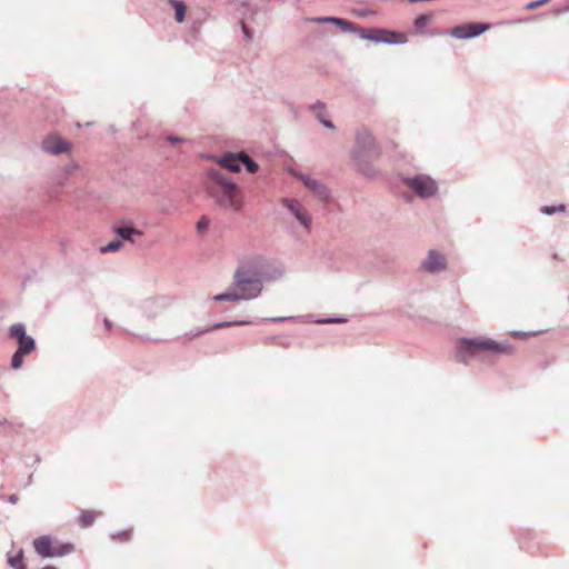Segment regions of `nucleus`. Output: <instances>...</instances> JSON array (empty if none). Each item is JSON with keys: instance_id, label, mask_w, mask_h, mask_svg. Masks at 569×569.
Wrapping results in <instances>:
<instances>
[{"instance_id": "obj_9", "label": "nucleus", "mask_w": 569, "mask_h": 569, "mask_svg": "<svg viewBox=\"0 0 569 569\" xmlns=\"http://www.w3.org/2000/svg\"><path fill=\"white\" fill-rule=\"evenodd\" d=\"M490 29L488 23L470 22L457 26L449 31V34L457 39H469L477 37Z\"/></svg>"}, {"instance_id": "obj_28", "label": "nucleus", "mask_w": 569, "mask_h": 569, "mask_svg": "<svg viewBox=\"0 0 569 569\" xmlns=\"http://www.w3.org/2000/svg\"><path fill=\"white\" fill-rule=\"evenodd\" d=\"M550 0H537V1H531L529 3L526 4V10H535V9H538L545 4H547Z\"/></svg>"}, {"instance_id": "obj_7", "label": "nucleus", "mask_w": 569, "mask_h": 569, "mask_svg": "<svg viewBox=\"0 0 569 569\" xmlns=\"http://www.w3.org/2000/svg\"><path fill=\"white\" fill-rule=\"evenodd\" d=\"M9 335L18 342V349L27 355L31 353L36 348L34 340L26 333V327L22 323H14L9 328Z\"/></svg>"}, {"instance_id": "obj_35", "label": "nucleus", "mask_w": 569, "mask_h": 569, "mask_svg": "<svg viewBox=\"0 0 569 569\" xmlns=\"http://www.w3.org/2000/svg\"><path fill=\"white\" fill-rule=\"evenodd\" d=\"M16 500H17V498H16L14 496H12V497L10 498V501H12V502H14Z\"/></svg>"}, {"instance_id": "obj_5", "label": "nucleus", "mask_w": 569, "mask_h": 569, "mask_svg": "<svg viewBox=\"0 0 569 569\" xmlns=\"http://www.w3.org/2000/svg\"><path fill=\"white\" fill-rule=\"evenodd\" d=\"M405 182L421 198H428L437 191L436 181L428 176L420 174L413 178H407Z\"/></svg>"}, {"instance_id": "obj_34", "label": "nucleus", "mask_w": 569, "mask_h": 569, "mask_svg": "<svg viewBox=\"0 0 569 569\" xmlns=\"http://www.w3.org/2000/svg\"><path fill=\"white\" fill-rule=\"evenodd\" d=\"M42 569H57V568H56V567H53V566H46V567H43Z\"/></svg>"}, {"instance_id": "obj_4", "label": "nucleus", "mask_w": 569, "mask_h": 569, "mask_svg": "<svg viewBox=\"0 0 569 569\" xmlns=\"http://www.w3.org/2000/svg\"><path fill=\"white\" fill-rule=\"evenodd\" d=\"M218 163L221 168H226L233 172H239L242 166H244L251 173L258 170V164L243 152L226 154L218 161Z\"/></svg>"}, {"instance_id": "obj_8", "label": "nucleus", "mask_w": 569, "mask_h": 569, "mask_svg": "<svg viewBox=\"0 0 569 569\" xmlns=\"http://www.w3.org/2000/svg\"><path fill=\"white\" fill-rule=\"evenodd\" d=\"M490 29L488 23L470 22L457 26L449 31V34L457 39H469L477 37Z\"/></svg>"}, {"instance_id": "obj_3", "label": "nucleus", "mask_w": 569, "mask_h": 569, "mask_svg": "<svg viewBox=\"0 0 569 569\" xmlns=\"http://www.w3.org/2000/svg\"><path fill=\"white\" fill-rule=\"evenodd\" d=\"M233 287L240 295H253L257 298L262 291L261 278L247 267L238 269L233 277Z\"/></svg>"}, {"instance_id": "obj_14", "label": "nucleus", "mask_w": 569, "mask_h": 569, "mask_svg": "<svg viewBox=\"0 0 569 569\" xmlns=\"http://www.w3.org/2000/svg\"><path fill=\"white\" fill-rule=\"evenodd\" d=\"M287 206L301 224H303L305 227H309L310 219L298 201H287Z\"/></svg>"}, {"instance_id": "obj_31", "label": "nucleus", "mask_w": 569, "mask_h": 569, "mask_svg": "<svg viewBox=\"0 0 569 569\" xmlns=\"http://www.w3.org/2000/svg\"><path fill=\"white\" fill-rule=\"evenodd\" d=\"M242 30H243L246 37L250 38V34H249V31H248V28L246 27V24H242Z\"/></svg>"}, {"instance_id": "obj_25", "label": "nucleus", "mask_w": 569, "mask_h": 569, "mask_svg": "<svg viewBox=\"0 0 569 569\" xmlns=\"http://www.w3.org/2000/svg\"><path fill=\"white\" fill-rule=\"evenodd\" d=\"M121 246H122L121 241L113 240V241L109 242L108 244L101 247L100 252L101 253L114 252V251H118Z\"/></svg>"}, {"instance_id": "obj_19", "label": "nucleus", "mask_w": 569, "mask_h": 569, "mask_svg": "<svg viewBox=\"0 0 569 569\" xmlns=\"http://www.w3.org/2000/svg\"><path fill=\"white\" fill-rule=\"evenodd\" d=\"M169 3L174 9L176 21L178 23L183 22L184 21V16H186V9H187L186 4L182 1H179V0H169Z\"/></svg>"}, {"instance_id": "obj_17", "label": "nucleus", "mask_w": 569, "mask_h": 569, "mask_svg": "<svg viewBox=\"0 0 569 569\" xmlns=\"http://www.w3.org/2000/svg\"><path fill=\"white\" fill-rule=\"evenodd\" d=\"M312 110L316 113V117L320 120V122L328 129H335V126L331 121L325 119L326 114V106L322 102H317L313 104Z\"/></svg>"}, {"instance_id": "obj_11", "label": "nucleus", "mask_w": 569, "mask_h": 569, "mask_svg": "<svg viewBox=\"0 0 569 569\" xmlns=\"http://www.w3.org/2000/svg\"><path fill=\"white\" fill-rule=\"evenodd\" d=\"M71 147L70 142L56 134L48 136L42 142L43 150L51 154L68 152Z\"/></svg>"}, {"instance_id": "obj_30", "label": "nucleus", "mask_w": 569, "mask_h": 569, "mask_svg": "<svg viewBox=\"0 0 569 569\" xmlns=\"http://www.w3.org/2000/svg\"><path fill=\"white\" fill-rule=\"evenodd\" d=\"M104 327H106V330L107 332H110L111 328H112V323L109 319H104Z\"/></svg>"}, {"instance_id": "obj_2", "label": "nucleus", "mask_w": 569, "mask_h": 569, "mask_svg": "<svg viewBox=\"0 0 569 569\" xmlns=\"http://www.w3.org/2000/svg\"><path fill=\"white\" fill-rule=\"evenodd\" d=\"M458 348L461 352L471 357H478L482 352L493 355H511L513 349L510 345L498 342L490 338L460 339Z\"/></svg>"}, {"instance_id": "obj_26", "label": "nucleus", "mask_w": 569, "mask_h": 569, "mask_svg": "<svg viewBox=\"0 0 569 569\" xmlns=\"http://www.w3.org/2000/svg\"><path fill=\"white\" fill-rule=\"evenodd\" d=\"M27 353L17 350L12 356L11 366L13 369H19L23 363V356Z\"/></svg>"}, {"instance_id": "obj_29", "label": "nucleus", "mask_w": 569, "mask_h": 569, "mask_svg": "<svg viewBox=\"0 0 569 569\" xmlns=\"http://www.w3.org/2000/svg\"><path fill=\"white\" fill-rule=\"evenodd\" d=\"M209 226V219L206 218V217H202L198 223H197V227L199 230H203V229H207Z\"/></svg>"}, {"instance_id": "obj_22", "label": "nucleus", "mask_w": 569, "mask_h": 569, "mask_svg": "<svg viewBox=\"0 0 569 569\" xmlns=\"http://www.w3.org/2000/svg\"><path fill=\"white\" fill-rule=\"evenodd\" d=\"M8 562L13 569H26L23 563V551L20 550L16 556L9 557Z\"/></svg>"}, {"instance_id": "obj_10", "label": "nucleus", "mask_w": 569, "mask_h": 569, "mask_svg": "<svg viewBox=\"0 0 569 569\" xmlns=\"http://www.w3.org/2000/svg\"><path fill=\"white\" fill-rule=\"evenodd\" d=\"M363 39L383 43H405L407 36L401 32H395L385 29H375L369 34H363Z\"/></svg>"}, {"instance_id": "obj_16", "label": "nucleus", "mask_w": 569, "mask_h": 569, "mask_svg": "<svg viewBox=\"0 0 569 569\" xmlns=\"http://www.w3.org/2000/svg\"><path fill=\"white\" fill-rule=\"evenodd\" d=\"M248 323H249L248 321H224V322H219V323H216L213 326H210V327H207V328H204L202 330L197 331L196 333L192 335V337L190 339H192L193 337H199L202 333H206V332H209V331H212V330H216V329L227 328V327H231V326H243V325H248Z\"/></svg>"}, {"instance_id": "obj_23", "label": "nucleus", "mask_w": 569, "mask_h": 569, "mask_svg": "<svg viewBox=\"0 0 569 569\" xmlns=\"http://www.w3.org/2000/svg\"><path fill=\"white\" fill-rule=\"evenodd\" d=\"M132 529L121 530L112 535V540L118 542H127L131 539Z\"/></svg>"}, {"instance_id": "obj_12", "label": "nucleus", "mask_w": 569, "mask_h": 569, "mask_svg": "<svg viewBox=\"0 0 569 569\" xmlns=\"http://www.w3.org/2000/svg\"><path fill=\"white\" fill-rule=\"evenodd\" d=\"M426 270L430 272L439 271L446 268V259L435 250H430L428 259L423 262Z\"/></svg>"}, {"instance_id": "obj_24", "label": "nucleus", "mask_w": 569, "mask_h": 569, "mask_svg": "<svg viewBox=\"0 0 569 569\" xmlns=\"http://www.w3.org/2000/svg\"><path fill=\"white\" fill-rule=\"evenodd\" d=\"M432 19V14H420L415 20V27L417 30H421L423 27H426Z\"/></svg>"}, {"instance_id": "obj_33", "label": "nucleus", "mask_w": 569, "mask_h": 569, "mask_svg": "<svg viewBox=\"0 0 569 569\" xmlns=\"http://www.w3.org/2000/svg\"><path fill=\"white\" fill-rule=\"evenodd\" d=\"M169 141H171V142H178V141H180V139L169 137Z\"/></svg>"}, {"instance_id": "obj_13", "label": "nucleus", "mask_w": 569, "mask_h": 569, "mask_svg": "<svg viewBox=\"0 0 569 569\" xmlns=\"http://www.w3.org/2000/svg\"><path fill=\"white\" fill-rule=\"evenodd\" d=\"M253 295H240L232 286L229 290L223 293H219L212 297L213 301H241V300H251Z\"/></svg>"}, {"instance_id": "obj_20", "label": "nucleus", "mask_w": 569, "mask_h": 569, "mask_svg": "<svg viewBox=\"0 0 569 569\" xmlns=\"http://www.w3.org/2000/svg\"><path fill=\"white\" fill-rule=\"evenodd\" d=\"M317 22H327V23H335L342 28L343 30H351L352 23L341 19V18H335V17H327V18H319L316 20Z\"/></svg>"}, {"instance_id": "obj_6", "label": "nucleus", "mask_w": 569, "mask_h": 569, "mask_svg": "<svg viewBox=\"0 0 569 569\" xmlns=\"http://www.w3.org/2000/svg\"><path fill=\"white\" fill-rule=\"evenodd\" d=\"M33 547L37 553L44 558H52L56 556H62L69 552L71 547L69 545L54 547L49 536H41L33 541Z\"/></svg>"}, {"instance_id": "obj_21", "label": "nucleus", "mask_w": 569, "mask_h": 569, "mask_svg": "<svg viewBox=\"0 0 569 569\" xmlns=\"http://www.w3.org/2000/svg\"><path fill=\"white\" fill-rule=\"evenodd\" d=\"M116 232L124 240H129V241H133L132 240V236H141L142 233L134 229V228H131V227H120V228H117L116 229Z\"/></svg>"}, {"instance_id": "obj_1", "label": "nucleus", "mask_w": 569, "mask_h": 569, "mask_svg": "<svg viewBox=\"0 0 569 569\" xmlns=\"http://www.w3.org/2000/svg\"><path fill=\"white\" fill-rule=\"evenodd\" d=\"M207 189L220 207L232 211L242 209L243 199L240 189L221 169H211L208 172Z\"/></svg>"}, {"instance_id": "obj_18", "label": "nucleus", "mask_w": 569, "mask_h": 569, "mask_svg": "<svg viewBox=\"0 0 569 569\" xmlns=\"http://www.w3.org/2000/svg\"><path fill=\"white\" fill-rule=\"evenodd\" d=\"M305 184L309 189L315 191L319 196L320 199H322V200L328 199L329 194H328L327 189L323 186H321L319 182H317L316 180H312L311 178H306Z\"/></svg>"}, {"instance_id": "obj_15", "label": "nucleus", "mask_w": 569, "mask_h": 569, "mask_svg": "<svg viewBox=\"0 0 569 569\" xmlns=\"http://www.w3.org/2000/svg\"><path fill=\"white\" fill-rule=\"evenodd\" d=\"M99 516L100 512L96 510H81L79 513L78 522L82 528H88L94 523Z\"/></svg>"}, {"instance_id": "obj_27", "label": "nucleus", "mask_w": 569, "mask_h": 569, "mask_svg": "<svg viewBox=\"0 0 569 569\" xmlns=\"http://www.w3.org/2000/svg\"><path fill=\"white\" fill-rule=\"evenodd\" d=\"M566 210L565 204L559 206H545L541 208V212L545 214H552L555 212H563Z\"/></svg>"}, {"instance_id": "obj_32", "label": "nucleus", "mask_w": 569, "mask_h": 569, "mask_svg": "<svg viewBox=\"0 0 569 569\" xmlns=\"http://www.w3.org/2000/svg\"><path fill=\"white\" fill-rule=\"evenodd\" d=\"M77 167H78V166H77L76 163H73L72 166H70V167L67 169V171L70 173L73 169H77Z\"/></svg>"}]
</instances>
